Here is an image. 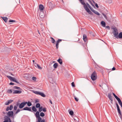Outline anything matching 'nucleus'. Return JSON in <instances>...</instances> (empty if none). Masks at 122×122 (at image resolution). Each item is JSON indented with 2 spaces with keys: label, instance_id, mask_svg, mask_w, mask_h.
<instances>
[{
  "label": "nucleus",
  "instance_id": "f257e3e1",
  "mask_svg": "<svg viewBox=\"0 0 122 122\" xmlns=\"http://www.w3.org/2000/svg\"><path fill=\"white\" fill-rule=\"evenodd\" d=\"M40 112L37 111L36 113L35 114V116L37 118H38V121L39 122H45V120L44 119L42 120L41 118L40 117Z\"/></svg>",
  "mask_w": 122,
  "mask_h": 122
},
{
  "label": "nucleus",
  "instance_id": "f03ea898",
  "mask_svg": "<svg viewBox=\"0 0 122 122\" xmlns=\"http://www.w3.org/2000/svg\"><path fill=\"white\" fill-rule=\"evenodd\" d=\"M14 112L13 111H10L8 112L7 113V116H5V117H8L9 118H10V117H12L13 118H14Z\"/></svg>",
  "mask_w": 122,
  "mask_h": 122
},
{
  "label": "nucleus",
  "instance_id": "7ed1b4c3",
  "mask_svg": "<svg viewBox=\"0 0 122 122\" xmlns=\"http://www.w3.org/2000/svg\"><path fill=\"white\" fill-rule=\"evenodd\" d=\"M91 79L93 81L96 80L97 78V74L96 72L94 71L92 74L91 76Z\"/></svg>",
  "mask_w": 122,
  "mask_h": 122
},
{
  "label": "nucleus",
  "instance_id": "20e7f679",
  "mask_svg": "<svg viewBox=\"0 0 122 122\" xmlns=\"http://www.w3.org/2000/svg\"><path fill=\"white\" fill-rule=\"evenodd\" d=\"M79 0L81 3L83 5L84 8L86 11L89 10V8L87 7V5L84 2V0Z\"/></svg>",
  "mask_w": 122,
  "mask_h": 122
},
{
  "label": "nucleus",
  "instance_id": "39448f33",
  "mask_svg": "<svg viewBox=\"0 0 122 122\" xmlns=\"http://www.w3.org/2000/svg\"><path fill=\"white\" fill-rule=\"evenodd\" d=\"M112 94L115 97L118 101L119 104L122 108V103L120 98L118 97L114 93H113Z\"/></svg>",
  "mask_w": 122,
  "mask_h": 122
},
{
  "label": "nucleus",
  "instance_id": "423d86ee",
  "mask_svg": "<svg viewBox=\"0 0 122 122\" xmlns=\"http://www.w3.org/2000/svg\"><path fill=\"white\" fill-rule=\"evenodd\" d=\"M7 77L9 78L11 81L16 82L18 84H19L20 83L18 82L15 78L9 76H6Z\"/></svg>",
  "mask_w": 122,
  "mask_h": 122
},
{
  "label": "nucleus",
  "instance_id": "0eeeda50",
  "mask_svg": "<svg viewBox=\"0 0 122 122\" xmlns=\"http://www.w3.org/2000/svg\"><path fill=\"white\" fill-rule=\"evenodd\" d=\"M47 5L50 10L53 9L54 7V6L51 2H48L47 3Z\"/></svg>",
  "mask_w": 122,
  "mask_h": 122
},
{
  "label": "nucleus",
  "instance_id": "6e6552de",
  "mask_svg": "<svg viewBox=\"0 0 122 122\" xmlns=\"http://www.w3.org/2000/svg\"><path fill=\"white\" fill-rule=\"evenodd\" d=\"M113 29L114 30L113 32V34L115 36V37L117 38H118V36L117 35L118 34V33L117 32V28L116 27L113 28Z\"/></svg>",
  "mask_w": 122,
  "mask_h": 122
},
{
  "label": "nucleus",
  "instance_id": "1a4fd4ad",
  "mask_svg": "<svg viewBox=\"0 0 122 122\" xmlns=\"http://www.w3.org/2000/svg\"><path fill=\"white\" fill-rule=\"evenodd\" d=\"M26 104L27 102H25L21 103L19 105V108L20 109L22 108Z\"/></svg>",
  "mask_w": 122,
  "mask_h": 122
},
{
  "label": "nucleus",
  "instance_id": "9d476101",
  "mask_svg": "<svg viewBox=\"0 0 122 122\" xmlns=\"http://www.w3.org/2000/svg\"><path fill=\"white\" fill-rule=\"evenodd\" d=\"M4 121L3 122H11V121L10 118H9L8 117H5L4 116Z\"/></svg>",
  "mask_w": 122,
  "mask_h": 122
},
{
  "label": "nucleus",
  "instance_id": "9b49d317",
  "mask_svg": "<svg viewBox=\"0 0 122 122\" xmlns=\"http://www.w3.org/2000/svg\"><path fill=\"white\" fill-rule=\"evenodd\" d=\"M62 41V40L61 39H58L57 41H56V47L57 49L58 47L59 43Z\"/></svg>",
  "mask_w": 122,
  "mask_h": 122
},
{
  "label": "nucleus",
  "instance_id": "f8f14e48",
  "mask_svg": "<svg viewBox=\"0 0 122 122\" xmlns=\"http://www.w3.org/2000/svg\"><path fill=\"white\" fill-rule=\"evenodd\" d=\"M23 110H27L30 112H32L31 107H25L23 109Z\"/></svg>",
  "mask_w": 122,
  "mask_h": 122
},
{
  "label": "nucleus",
  "instance_id": "ddd939ff",
  "mask_svg": "<svg viewBox=\"0 0 122 122\" xmlns=\"http://www.w3.org/2000/svg\"><path fill=\"white\" fill-rule=\"evenodd\" d=\"M13 108V105H10V107L9 106L7 107V108L6 109V111H8L9 110H10V111Z\"/></svg>",
  "mask_w": 122,
  "mask_h": 122
},
{
  "label": "nucleus",
  "instance_id": "4468645a",
  "mask_svg": "<svg viewBox=\"0 0 122 122\" xmlns=\"http://www.w3.org/2000/svg\"><path fill=\"white\" fill-rule=\"evenodd\" d=\"M108 98L111 101V102L112 103V102L113 101V99L111 96V93H109L108 94Z\"/></svg>",
  "mask_w": 122,
  "mask_h": 122
},
{
  "label": "nucleus",
  "instance_id": "2eb2a0df",
  "mask_svg": "<svg viewBox=\"0 0 122 122\" xmlns=\"http://www.w3.org/2000/svg\"><path fill=\"white\" fill-rule=\"evenodd\" d=\"M39 8L40 10L41 11L43 10L44 7L41 4L39 6Z\"/></svg>",
  "mask_w": 122,
  "mask_h": 122
},
{
  "label": "nucleus",
  "instance_id": "dca6fc26",
  "mask_svg": "<svg viewBox=\"0 0 122 122\" xmlns=\"http://www.w3.org/2000/svg\"><path fill=\"white\" fill-rule=\"evenodd\" d=\"M40 17L41 18H43L45 16L44 13L42 11H41L40 14Z\"/></svg>",
  "mask_w": 122,
  "mask_h": 122
},
{
  "label": "nucleus",
  "instance_id": "f3484780",
  "mask_svg": "<svg viewBox=\"0 0 122 122\" xmlns=\"http://www.w3.org/2000/svg\"><path fill=\"white\" fill-rule=\"evenodd\" d=\"M22 92V91L20 90H15V91L13 93V94H20Z\"/></svg>",
  "mask_w": 122,
  "mask_h": 122
},
{
  "label": "nucleus",
  "instance_id": "a211bd4d",
  "mask_svg": "<svg viewBox=\"0 0 122 122\" xmlns=\"http://www.w3.org/2000/svg\"><path fill=\"white\" fill-rule=\"evenodd\" d=\"M13 101L12 100H9L8 101L6 102L5 103V105H8L10 103H11Z\"/></svg>",
  "mask_w": 122,
  "mask_h": 122
},
{
  "label": "nucleus",
  "instance_id": "6ab92c4d",
  "mask_svg": "<svg viewBox=\"0 0 122 122\" xmlns=\"http://www.w3.org/2000/svg\"><path fill=\"white\" fill-rule=\"evenodd\" d=\"M92 11L94 13L96 14L97 15H100V14L97 11L95 10L94 9H93L92 10Z\"/></svg>",
  "mask_w": 122,
  "mask_h": 122
},
{
  "label": "nucleus",
  "instance_id": "aec40b11",
  "mask_svg": "<svg viewBox=\"0 0 122 122\" xmlns=\"http://www.w3.org/2000/svg\"><path fill=\"white\" fill-rule=\"evenodd\" d=\"M68 112H69V114L72 116L74 114V112L72 110H70V109H69L68 110Z\"/></svg>",
  "mask_w": 122,
  "mask_h": 122
},
{
  "label": "nucleus",
  "instance_id": "412c9836",
  "mask_svg": "<svg viewBox=\"0 0 122 122\" xmlns=\"http://www.w3.org/2000/svg\"><path fill=\"white\" fill-rule=\"evenodd\" d=\"M83 39L85 42H86L87 41V38L86 35L84 34L83 36Z\"/></svg>",
  "mask_w": 122,
  "mask_h": 122
},
{
  "label": "nucleus",
  "instance_id": "4be33fe9",
  "mask_svg": "<svg viewBox=\"0 0 122 122\" xmlns=\"http://www.w3.org/2000/svg\"><path fill=\"white\" fill-rule=\"evenodd\" d=\"M101 24L102 25L103 27H105L106 26V23L104 21H102L101 22Z\"/></svg>",
  "mask_w": 122,
  "mask_h": 122
},
{
  "label": "nucleus",
  "instance_id": "5701e85b",
  "mask_svg": "<svg viewBox=\"0 0 122 122\" xmlns=\"http://www.w3.org/2000/svg\"><path fill=\"white\" fill-rule=\"evenodd\" d=\"M39 95H41V96L45 97H46V96L45 94L43 92H40Z\"/></svg>",
  "mask_w": 122,
  "mask_h": 122
},
{
  "label": "nucleus",
  "instance_id": "b1692460",
  "mask_svg": "<svg viewBox=\"0 0 122 122\" xmlns=\"http://www.w3.org/2000/svg\"><path fill=\"white\" fill-rule=\"evenodd\" d=\"M32 109L33 111L34 112H37V110L35 106H33L32 107Z\"/></svg>",
  "mask_w": 122,
  "mask_h": 122
},
{
  "label": "nucleus",
  "instance_id": "393cba45",
  "mask_svg": "<svg viewBox=\"0 0 122 122\" xmlns=\"http://www.w3.org/2000/svg\"><path fill=\"white\" fill-rule=\"evenodd\" d=\"M57 61L60 65L62 64V61L61 58H59Z\"/></svg>",
  "mask_w": 122,
  "mask_h": 122
},
{
  "label": "nucleus",
  "instance_id": "a878e982",
  "mask_svg": "<svg viewBox=\"0 0 122 122\" xmlns=\"http://www.w3.org/2000/svg\"><path fill=\"white\" fill-rule=\"evenodd\" d=\"M50 38L51 39V41L52 43L54 44L55 43L56 41L52 37H51Z\"/></svg>",
  "mask_w": 122,
  "mask_h": 122
},
{
  "label": "nucleus",
  "instance_id": "bb28decb",
  "mask_svg": "<svg viewBox=\"0 0 122 122\" xmlns=\"http://www.w3.org/2000/svg\"><path fill=\"white\" fill-rule=\"evenodd\" d=\"M2 19L4 20L5 22H6L8 20L7 18L6 17H2Z\"/></svg>",
  "mask_w": 122,
  "mask_h": 122
},
{
  "label": "nucleus",
  "instance_id": "cd10ccee",
  "mask_svg": "<svg viewBox=\"0 0 122 122\" xmlns=\"http://www.w3.org/2000/svg\"><path fill=\"white\" fill-rule=\"evenodd\" d=\"M117 110L118 112V113L120 115V116H122V115L121 114V113L120 108H117Z\"/></svg>",
  "mask_w": 122,
  "mask_h": 122
},
{
  "label": "nucleus",
  "instance_id": "c85d7f7f",
  "mask_svg": "<svg viewBox=\"0 0 122 122\" xmlns=\"http://www.w3.org/2000/svg\"><path fill=\"white\" fill-rule=\"evenodd\" d=\"M33 92L34 93L37 94L39 95L40 92L39 91H36L34 90L33 91Z\"/></svg>",
  "mask_w": 122,
  "mask_h": 122
},
{
  "label": "nucleus",
  "instance_id": "c756f323",
  "mask_svg": "<svg viewBox=\"0 0 122 122\" xmlns=\"http://www.w3.org/2000/svg\"><path fill=\"white\" fill-rule=\"evenodd\" d=\"M27 105L29 107H30L32 105V103L31 102L29 101H28V102H27Z\"/></svg>",
  "mask_w": 122,
  "mask_h": 122
},
{
  "label": "nucleus",
  "instance_id": "7c9ffc66",
  "mask_svg": "<svg viewBox=\"0 0 122 122\" xmlns=\"http://www.w3.org/2000/svg\"><path fill=\"white\" fill-rule=\"evenodd\" d=\"M36 65L35 66L36 67H37L39 69H42V68L40 66H39L38 64H37L36 63Z\"/></svg>",
  "mask_w": 122,
  "mask_h": 122
},
{
  "label": "nucleus",
  "instance_id": "2f4dec72",
  "mask_svg": "<svg viewBox=\"0 0 122 122\" xmlns=\"http://www.w3.org/2000/svg\"><path fill=\"white\" fill-rule=\"evenodd\" d=\"M58 66V64L56 63H54L53 65L54 67L55 68H57Z\"/></svg>",
  "mask_w": 122,
  "mask_h": 122
},
{
  "label": "nucleus",
  "instance_id": "473e14b6",
  "mask_svg": "<svg viewBox=\"0 0 122 122\" xmlns=\"http://www.w3.org/2000/svg\"><path fill=\"white\" fill-rule=\"evenodd\" d=\"M41 107L40 104L39 103H37L36 104V108H39Z\"/></svg>",
  "mask_w": 122,
  "mask_h": 122
},
{
  "label": "nucleus",
  "instance_id": "72a5a7b5",
  "mask_svg": "<svg viewBox=\"0 0 122 122\" xmlns=\"http://www.w3.org/2000/svg\"><path fill=\"white\" fill-rule=\"evenodd\" d=\"M118 37L120 38H122V32H120L119 34Z\"/></svg>",
  "mask_w": 122,
  "mask_h": 122
},
{
  "label": "nucleus",
  "instance_id": "f704fd0d",
  "mask_svg": "<svg viewBox=\"0 0 122 122\" xmlns=\"http://www.w3.org/2000/svg\"><path fill=\"white\" fill-rule=\"evenodd\" d=\"M40 116H41V117H43L45 115V114L43 112H41L40 114Z\"/></svg>",
  "mask_w": 122,
  "mask_h": 122
},
{
  "label": "nucleus",
  "instance_id": "c9c22d12",
  "mask_svg": "<svg viewBox=\"0 0 122 122\" xmlns=\"http://www.w3.org/2000/svg\"><path fill=\"white\" fill-rule=\"evenodd\" d=\"M43 107L41 106V107H39V112H41V111H42L43 110V108H42Z\"/></svg>",
  "mask_w": 122,
  "mask_h": 122
},
{
  "label": "nucleus",
  "instance_id": "e433bc0d",
  "mask_svg": "<svg viewBox=\"0 0 122 122\" xmlns=\"http://www.w3.org/2000/svg\"><path fill=\"white\" fill-rule=\"evenodd\" d=\"M89 14L92 15L93 14V13L92 12H91V11L89 9L88 10L86 11Z\"/></svg>",
  "mask_w": 122,
  "mask_h": 122
},
{
  "label": "nucleus",
  "instance_id": "4c0bfd02",
  "mask_svg": "<svg viewBox=\"0 0 122 122\" xmlns=\"http://www.w3.org/2000/svg\"><path fill=\"white\" fill-rule=\"evenodd\" d=\"M14 88H15L16 89H17L19 90H21V89L19 87L16 86H14Z\"/></svg>",
  "mask_w": 122,
  "mask_h": 122
},
{
  "label": "nucleus",
  "instance_id": "58836bf2",
  "mask_svg": "<svg viewBox=\"0 0 122 122\" xmlns=\"http://www.w3.org/2000/svg\"><path fill=\"white\" fill-rule=\"evenodd\" d=\"M12 92L11 89L8 90L7 91V92L9 93H11Z\"/></svg>",
  "mask_w": 122,
  "mask_h": 122
},
{
  "label": "nucleus",
  "instance_id": "ea45409f",
  "mask_svg": "<svg viewBox=\"0 0 122 122\" xmlns=\"http://www.w3.org/2000/svg\"><path fill=\"white\" fill-rule=\"evenodd\" d=\"M9 22H16V21L13 20H10Z\"/></svg>",
  "mask_w": 122,
  "mask_h": 122
},
{
  "label": "nucleus",
  "instance_id": "a19ab883",
  "mask_svg": "<svg viewBox=\"0 0 122 122\" xmlns=\"http://www.w3.org/2000/svg\"><path fill=\"white\" fill-rule=\"evenodd\" d=\"M42 111L45 112L46 111V108H43Z\"/></svg>",
  "mask_w": 122,
  "mask_h": 122
},
{
  "label": "nucleus",
  "instance_id": "79ce46f5",
  "mask_svg": "<svg viewBox=\"0 0 122 122\" xmlns=\"http://www.w3.org/2000/svg\"><path fill=\"white\" fill-rule=\"evenodd\" d=\"M88 7L89 8L92 10L93 9V8H92L91 6L89 5H88Z\"/></svg>",
  "mask_w": 122,
  "mask_h": 122
},
{
  "label": "nucleus",
  "instance_id": "37998d69",
  "mask_svg": "<svg viewBox=\"0 0 122 122\" xmlns=\"http://www.w3.org/2000/svg\"><path fill=\"white\" fill-rule=\"evenodd\" d=\"M32 79L33 80L36 81V77L33 76L32 77Z\"/></svg>",
  "mask_w": 122,
  "mask_h": 122
},
{
  "label": "nucleus",
  "instance_id": "c03bdc74",
  "mask_svg": "<svg viewBox=\"0 0 122 122\" xmlns=\"http://www.w3.org/2000/svg\"><path fill=\"white\" fill-rule=\"evenodd\" d=\"M71 84L72 87H74L75 86V85L74 82H72L71 83Z\"/></svg>",
  "mask_w": 122,
  "mask_h": 122
},
{
  "label": "nucleus",
  "instance_id": "a18cd8bd",
  "mask_svg": "<svg viewBox=\"0 0 122 122\" xmlns=\"http://www.w3.org/2000/svg\"><path fill=\"white\" fill-rule=\"evenodd\" d=\"M17 106H15L14 107V110H17Z\"/></svg>",
  "mask_w": 122,
  "mask_h": 122
},
{
  "label": "nucleus",
  "instance_id": "49530a36",
  "mask_svg": "<svg viewBox=\"0 0 122 122\" xmlns=\"http://www.w3.org/2000/svg\"><path fill=\"white\" fill-rule=\"evenodd\" d=\"M20 103H19V101L17 102L16 104V106H19V105H20Z\"/></svg>",
  "mask_w": 122,
  "mask_h": 122
},
{
  "label": "nucleus",
  "instance_id": "de8ad7c7",
  "mask_svg": "<svg viewBox=\"0 0 122 122\" xmlns=\"http://www.w3.org/2000/svg\"><path fill=\"white\" fill-rule=\"evenodd\" d=\"M39 102V100H38V99H37L36 100L35 103H36L37 102Z\"/></svg>",
  "mask_w": 122,
  "mask_h": 122
},
{
  "label": "nucleus",
  "instance_id": "09e8293b",
  "mask_svg": "<svg viewBox=\"0 0 122 122\" xmlns=\"http://www.w3.org/2000/svg\"><path fill=\"white\" fill-rule=\"evenodd\" d=\"M95 5L97 8H98L99 7L98 6L97 3H96L95 4Z\"/></svg>",
  "mask_w": 122,
  "mask_h": 122
},
{
  "label": "nucleus",
  "instance_id": "8fccbe9b",
  "mask_svg": "<svg viewBox=\"0 0 122 122\" xmlns=\"http://www.w3.org/2000/svg\"><path fill=\"white\" fill-rule=\"evenodd\" d=\"M9 84L10 85H13L14 84V83H13L12 82H11Z\"/></svg>",
  "mask_w": 122,
  "mask_h": 122
},
{
  "label": "nucleus",
  "instance_id": "3c124183",
  "mask_svg": "<svg viewBox=\"0 0 122 122\" xmlns=\"http://www.w3.org/2000/svg\"><path fill=\"white\" fill-rule=\"evenodd\" d=\"M116 106H117V108H119V106L118 105V104H117V103H116Z\"/></svg>",
  "mask_w": 122,
  "mask_h": 122
},
{
  "label": "nucleus",
  "instance_id": "603ef678",
  "mask_svg": "<svg viewBox=\"0 0 122 122\" xmlns=\"http://www.w3.org/2000/svg\"><path fill=\"white\" fill-rule=\"evenodd\" d=\"M106 28H107L108 29H110V27L109 26H106Z\"/></svg>",
  "mask_w": 122,
  "mask_h": 122
},
{
  "label": "nucleus",
  "instance_id": "864d4df0",
  "mask_svg": "<svg viewBox=\"0 0 122 122\" xmlns=\"http://www.w3.org/2000/svg\"><path fill=\"white\" fill-rule=\"evenodd\" d=\"M73 96H74V98H75V101H76V96H75L74 95V94H73Z\"/></svg>",
  "mask_w": 122,
  "mask_h": 122
},
{
  "label": "nucleus",
  "instance_id": "5fc2aeb1",
  "mask_svg": "<svg viewBox=\"0 0 122 122\" xmlns=\"http://www.w3.org/2000/svg\"><path fill=\"white\" fill-rule=\"evenodd\" d=\"M116 69L114 67H113L112 68V70L113 71L115 70Z\"/></svg>",
  "mask_w": 122,
  "mask_h": 122
},
{
  "label": "nucleus",
  "instance_id": "6e6d98bb",
  "mask_svg": "<svg viewBox=\"0 0 122 122\" xmlns=\"http://www.w3.org/2000/svg\"><path fill=\"white\" fill-rule=\"evenodd\" d=\"M16 111L18 112H19L20 111V110L19 109H17Z\"/></svg>",
  "mask_w": 122,
  "mask_h": 122
},
{
  "label": "nucleus",
  "instance_id": "4d7b16f0",
  "mask_svg": "<svg viewBox=\"0 0 122 122\" xmlns=\"http://www.w3.org/2000/svg\"><path fill=\"white\" fill-rule=\"evenodd\" d=\"M49 101L51 103V104H52V102L51 101V100L50 99L49 100Z\"/></svg>",
  "mask_w": 122,
  "mask_h": 122
},
{
  "label": "nucleus",
  "instance_id": "13d9d810",
  "mask_svg": "<svg viewBox=\"0 0 122 122\" xmlns=\"http://www.w3.org/2000/svg\"><path fill=\"white\" fill-rule=\"evenodd\" d=\"M18 113V112L17 111H16V112L15 113V114H17Z\"/></svg>",
  "mask_w": 122,
  "mask_h": 122
},
{
  "label": "nucleus",
  "instance_id": "bf43d9fd",
  "mask_svg": "<svg viewBox=\"0 0 122 122\" xmlns=\"http://www.w3.org/2000/svg\"><path fill=\"white\" fill-rule=\"evenodd\" d=\"M73 119L75 121V122H76V119L75 118H73Z\"/></svg>",
  "mask_w": 122,
  "mask_h": 122
},
{
  "label": "nucleus",
  "instance_id": "052dcab7",
  "mask_svg": "<svg viewBox=\"0 0 122 122\" xmlns=\"http://www.w3.org/2000/svg\"><path fill=\"white\" fill-rule=\"evenodd\" d=\"M41 29H42V30H43V27H42V28H41Z\"/></svg>",
  "mask_w": 122,
  "mask_h": 122
},
{
  "label": "nucleus",
  "instance_id": "680f3d73",
  "mask_svg": "<svg viewBox=\"0 0 122 122\" xmlns=\"http://www.w3.org/2000/svg\"><path fill=\"white\" fill-rule=\"evenodd\" d=\"M78 100V99L77 98V102Z\"/></svg>",
  "mask_w": 122,
  "mask_h": 122
},
{
  "label": "nucleus",
  "instance_id": "e2e57ef3",
  "mask_svg": "<svg viewBox=\"0 0 122 122\" xmlns=\"http://www.w3.org/2000/svg\"><path fill=\"white\" fill-rule=\"evenodd\" d=\"M38 32L39 34H40V33L39 32V31L38 30Z\"/></svg>",
  "mask_w": 122,
  "mask_h": 122
},
{
  "label": "nucleus",
  "instance_id": "0e129e2a",
  "mask_svg": "<svg viewBox=\"0 0 122 122\" xmlns=\"http://www.w3.org/2000/svg\"><path fill=\"white\" fill-rule=\"evenodd\" d=\"M86 4L87 5V6H88V5H89L88 3H86Z\"/></svg>",
  "mask_w": 122,
  "mask_h": 122
},
{
  "label": "nucleus",
  "instance_id": "69168bd1",
  "mask_svg": "<svg viewBox=\"0 0 122 122\" xmlns=\"http://www.w3.org/2000/svg\"><path fill=\"white\" fill-rule=\"evenodd\" d=\"M110 3H111L112 2V1L111 0H110Z\"/></svg>",
  "mask_w": 122,
  "mask_h": 122
},
{
  "label": "nucleus",
  "instance_id": "338daca9",
  "mask_svg": "<svg viewBox=\"0 0 122 122\" xmlns=\"http://www.w3.org/2000/svg\"><path fill=\"white\" fill-rule=\"evenodd\" d=\"M3 114H5V113L4 112H3Z\"/></svg>",
  "mask_w": 122,
  "mask_h": 122
},
{
  "label": "nucleus",
  "instance_id": "774afa93",
  "mask_svg": "<svg viewBox=\"0 0 122 122\" xmlns=\"http://www.w3.org/2000/svg\"><path fill=\"white\" fill-rule=\"evenodd\" d=\"M32 61H33V63H34V61H34V60H32Z\"/></svg>",
  "mask_w": 122,
  "mask_h": 122
}]
</instances>
